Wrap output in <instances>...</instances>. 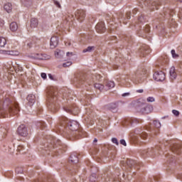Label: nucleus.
<instances>
[{"label":"nucleus","instance_id":"nucleus-48","mask_svg":"<svg viewBox=\"0 0 182 182\" xmlns=\"http://www.w3.org/2000/svg\"><path fill=\"white\" fill-rule=\"evenodd\" d=\"M126 96H130V92H126L122 94V97H126Z\"/></svg>","mask_w":182,"mask_h":182},{"label":"nucleus","instance_id":"nucleus-46","mask_svg":"<svg viewBox=\"0 0 182 182\" xmlns=\"http://www.w3.org/2000/svg\"><path fill=\"white\" fill-rule=\"evenodd\" d=\"M120 144H122V146H127L126 141H124V139H121Z\"/></svg>","mask_w":182,"mask_h":182},{"label":"nucleus","instance_id":"nucleus-1","mask_svg":"<svg viewBox=\"0 0 182 182\" xmlns=\"http://www.w3.org/2000/svg\"><path fill=\"white\" fill-rule=\"evenodd\" d=\"M4 106L8 107V110L13 114H18L19 112V105L12 96L8 95L4 102Z\"/></svg>","mask_w":182,"mask_h":182},{"label":"nucleus","instance_id":"nucleus-27","mask_svg":"<svg viewBox=\"0 0 182 182\" xmlns=\"http://www.w3.org/2000/svg\"><path fill=\"white\" fill-rule=\"evenodd\" d=\"M95 89H97V90H103V89H105V85L100 83H95Z\"/></svg>","mask_w":182,"mask_h":182},{"label":"nucleus","instance_id":"nucleus-33","mask_svg":"<svg viewBox=\"0 0 182 182\" xmlns=\"http://www.w3.org/2000/svg\"><path fill=\"white\" fill-rule=\"evenodd\" d=\"M23 150H25V147H23V146H22V145H19L18 146V148H17V151L18 152V153H22V151Z\"/></svg>","mask_w":182,"mask_h":182},{"label":"nucleus","instance_id":"nucleus-42","mask_svg":"<svg viewBox=\"0 0 182 182\" xmlns=\"http://www.w3.org/2000/svg\"><path fill=\"white\" fill-rule=\"evenodd\" d=\"M138 21L139 22H141V23L144 22V17H143V16H139L138 18Z\"/></svg>","mask_w":182,"mask_h":182},{"label":"nucleus","instance_id":"nucleus-36","mask_svg":"<svg viewBox=\"0 0 182 182\" xmlns=\"http://www.w3.org/2000/svg\"><path fill=\"white\" fill-rule=\"evenodd\" d=\"M171 55L173 58H178V55L176 53V50H171Z\"/></svg>","mask_w":182,"mask_h":182},{"label":"nucleus","instance_id":"nucleus-57","mask_svg":"<svg viewBox=\"0 0 182 182\" xmlns=\"http://www.w3.org/2000/svg\"><path fill=\"white\" fill-rule=\"evenodd\" d=\"M55 55H59V52H55Z\"/></svg>","mask_w":182,"mask_h":182},{"label":"nucleus","instance_id":"nucleus-31","mask_svg":"<svg viewBox=\"0 0 182 182\" xmlns=\"http://www.w3.org/2000/svg\"><path fill=\"white\" fill-rule=\"evenodd\" d=\"M95 49V47L93 46H88L87 48L83 50V53H86V52H92Z\"/></svg>","mask_w":182,"mask_h":182},{"label":"nucleus","instance_id":"nucleus-8","mask_svg":"<svg viewBox=\"0 0 182 182\" xmlns=\"http://www.w3.org/2000/svg\"><path fill=\"white\" fill-rule=\"evenodd\" d=\"M58 43H59V38L56 36L51 37L50 41V46L51 49H55V48L58 46Z\"/></svg>","mask_w":182,"mask_h":182},{"label":"nucleus","instance_id":"nucleus-11","mask_svg":"<svg viewBox=\"0 0 182 182\" xmlns=\"http://www.w3.org/2000/svg\"><path fill=\"white\" fill-rule=\"evenodd\" d=\"M138 141L139 143H144V144L149 141L147 139V133L142 132L141 134H140L139 137L138 138Z\"/></svg>","mask_w":182,"mask_h":182},{"label":"nucleus","instance_id":"nucleus-9","mask_svg":"<svg viewBox=\"0 0 182 182\" xmlns=\"http://www.w3.org/2000/svg\"><path fill=\"white\" fill-rule=\"evenodd\" d=\"M139 111H141V113H144V114H149V113H151L153 111V107L150 105H145V107H143L142 109L138 108Z\"/></svg>","mask_w":182,"mask_h":182},{"label":"nucleus","instance_id":"nucleus-47","mask_svg":"<svg viewBox=\"0 0 182 182\" xmlns=\"http://www.w3.org/2000/svg\"><path fill=\"white\" fill-rule=\"evenodd\" d=\"M41 77H42L43 79H46V77H47L46 73H41Z\"/></svg>","mask_w":182,"mask_h":182},{"label":"nucleus","instance_id":"nucleus-50","mask_svg":"<svg viewBox=\"0 0 182 182\" xmlns=\"http://www.w3.org/2000/svg\"><path fill=\"white\" fill-rule=\"evenodd\" d=\"M143 92H144L143 89L137 90H136V92H137V93H143Z\"/></svg>","mask_w":182,"mask_h":182},{"label":"nucleus","instance_id":"nucleus-25","mask_svg":"<svg viewBox=\"0 0 182 182\" xmlns=\"http://www.w3.org/2000/svg\"><path fill=\"white\" fill-rule=\"evenodd\" d=\"M38 22L37 18H33L31 21V28H38Z\"/></svg>","mask_w":182,"mask_h":182},{"label":"nucleus","instance_id":"nucleus-34","mask_svg":"<svg viewBox=\"0 0 182 182\" xmlns=\"http://www.w3.org/2000/svg\"><path fill=\"white\" fill-rule=\"evenodd\" d=\"M72 65V62L68 61L63 64V68H69Z\"/></svg>","mask_w":182,"mask_h":182},{"label":"nucleus","instance_id":"nucleus-56","mask_svg":"<svg viewBox=\"0 0 182 182\" xmlns=\"http://www.w3.org/2000/svg\"><path fill=\"white\" fill-rule=\"evenodd\" d=\"M94 143H97V139H94Z\"/></svg>","mask_w":182,"mask_h":182},{"label":"nucleus","instance_id":"nucleus-20","mask_svg":"<svg viewBox=\"0 0 182 182\" xmlns=\"http://www.w3.org/2000/svg\"><path fill=\"white\" fill-rule=\"evenodd\" d=\"M27 100L28 102V105L32 106L33 103H35V95H28L27 97Z\"/></svg>","mask_w":182,"mask_h":182},{"label":"nucleus","instance_id":"nucleus-55","mask_svg":"<svg viewBox=\"0 0 182 182\" xmlns=\"http://www.w3.org/2000/svg\"><path fill=\"white\" fill-rule=\"evenodd\" d=\"M42 127H46V125L45 124V122H43Z\"/></svg>","mask_w":182,"mask_h":182},{"label":"nucleus","instance_id":"nucleus-23","mask_svg":"<svg viewBox=\"0 0 182 182\" xmlns=\"http://www.w3.org/2000/svg\"><path fill=\"white\" fill-rule=\"evenodd\" d=\"M114 29H117V23H114V21H110L109 23V30L114 31Z\"/></svg>","mask_w":182,"mask_h":182},{"label":"nucleus","instance_id":"nucleus-4","mask_svg":"<svg viewBox=\"0 0 182 182\" xmlns=\"http://www.w3.org/2000/svg\"><path fill=\"white\" fill-rule=\"evenodd\" d=\"M75 17L77 18V21H79L80 22H83V21L85 20V18H86V11H85V10H77L75 12Z\"/></svg>","mask_w":182,"mask_h":182},{"label":"nucleus","instance_id":"nucleus-3","mask_svg":"<svg viewBox=\"0 0 182 182\" xmlns=\"http://www.w3.org/2000/svg\"><path fill=\"white\" fill-rule=\"evenodd\" d=\"M48 99H55L58 96V90L53 87H50L47 90Z\"/></svg>","mask_w":182,"mask_h":182},{"label":"nucleus","instance_id":"nucleus-52","mask_svg":"<svg viewBox=\"0 0 182 182\" xmlns=\"http://www.w3.org/2000/svg\"><path fill=\"white\" fill-rule=\"evenodd\" d=\"M48 76H49L50 79H51V80H53V77L52 76L51 74H49Z\"/></svg>","mask_w":182,"mask_h":182},{"label":"nucleus","instance_id":"nucleus-59","mask_svg":"<svg viewBox=\"0 0 182 182\" xmlns=\"http://www.w3.org/2000/svg\"><path fill=\"white\" fill-rule=\"evenodd\" d=\"M22 153V154H23L25 152H21Z\"/></svg>","mask_w":182,"mask_h":182},{"label":"nucleus","instance_id":"nucleus-37","mask_svg":"<svg viewBox=\"0 0 182 182\" xmlns=\"http://www.w3.org/2000/svg\"><path fill=\"white\" fill-rule=\"evenodd\" d=\"M53 3L55 5V6H57L58 8H60V3H59V1L53 0Z\"/></svg>","mask_w":182,"mask_h":182},{"label":"nucleus","instance_id":"nucleus-12","mask_svg":"<svg viewBox=\"0 0 182 182\" xmlns=\"http://www.w3.org/2000/svg\"><path fill=\"white\" fill-rule=\"evenodd\" d=\"M64 109H65V112H67L68 113H72V114H74L75 116H76V114H77V113H79V109H78L77 107H68V108H64Z\"/></svg>","mask_w":182,"mask_h":182},{"label":"nucleus","instance_id":"nucleus-53","mask_svg":"<svg viewBox=\"0 0 182 182\" xmlns=\"http://www.w3.org/2000/svg\"><path fill=\"white\" fill-rule=\"evenodd\" d=\"M146 72L147 71L146 70H144L143 73L141 75H146Z\"/></svg>","mask_w":182,"mask_h":182},{"label":"nucleus","instance_id":"nucleus-2","mask_svg":"<svg viewBox=\"0 0 182 182\" xmlns=\"http://www.w3.org/2000/svg\"><path fill=\"white\" fill-rule=\"evenodd\" d=\"M153 77L156 82H163L166 79V74L163 71H156L154 73Z\"/></svg>","mask_w":182,"mask_h":182},{"label":"nucleus","instance_id":"nucleus-60","mask_svg":"<svg viewBox=\"0 0 182 182\" xmlns=\"http://www.w3.org/2000/svg\"><path fill=\"white\" fill-rule=\"evenodd\" d=\"M114 107H116V105H114Z\"/></svg>","mask_w":182,"mask_h":182},{"label":"nucleus","instance_id":"nucleus-22","mask_svg":"<svg viewBox=\"0 0 182 182\" xmlns=\"http://www.w3.org/2000/svg\"><path fill=\"white\" fill-rule=\"evenodd\" d=\"M10 30L11 32H16V31H18V23H16V22L11 23Z\"/></svg>","mask_w":182,"mask_h":182},{"label":"nucleus","instance_id":"nucleus-18","mask_svg":"<svg viewBox=\"0 0 182 182\" xmlns=\"http://www.w3.org/2000/svg\"><path fill=\"white\" fill-rule=\"evenodd\" d=\"M114 87V82L113 81H107L105 84L106 90H110V89H113Z\"/></svg>","mask_w":182,"mask_h":182},{"label":"nucleus","instance_id":"nucleus-24","mask_svg":"<svg viewBox=\"0 0 182 182\" xmlns=\"http://www.w3.org/2000/svg\"><path fill=\"white\" fill-rule=\"evenodd\" d=\"M148 6L150 9H151V11H154V9H156V10L159 9V6H157V3L156 2H152V3L149 2Z\"/></svg>","mask_w":182,"mask_h":182},{"label":"nucleus","instance_id":"nucleus-26","mask_svg":"<svg viewBox=\"0 0 182 182\" xmlns=\"http://www.w3.org/2000/svg\"><path fill=\"white\" fill-rule=\"evenodd\" d=\"M140 52H142L143 56L148 55V53H150V50H147V47H142L140 49Z\"/></svg>","mask_w":182,"mask_h":182},{"label":"nucleus","instance_id":"nucleus-58","mask_svg":"<svg viewBox=\"0 0 182 182\" xmlns=\"http://www.w3.org/2000/svg\"><path fill=\"white\" fill-rule=\"evenodd\" d=\"M122 22H123L124 23H125V22H124V21L123 19H122Z\"/></svg>","mask_w":182,"mask_h":182},{"label":"nucleus","instance_id":"nucleus-44","mask_svg":"<svg viewBox=\"0 0 182 182\" xmlns=\"http://www.w3.org/2000/svg\"><path fill=\"white\" fill-rule=\"evenodd\" d=\"M130 15H132V13H130L129 11L127 12L126 14L127 19H130Z\"/></svg>","mask_w":182,"mask_h":182},{"label":"nucleus","instance_id":"nucleus-38","mask_svg":"<svg viewBox=\"0 0 182 182\" xmlns=\"http://www.w3.org/2000/svg\"><path fill=\"white\" fill-rule=\"evenodd\" d=\"M172 113L174 114V116H179L180 115V112H178V110L173 109L172 111Z\"/></svg>","mask_w":182,"mask_h":182},{"label":"nucleus","instance_id":"nucleus-6","mask_svg":"<svg viewBox=\"0 0 182 182\" xmlns=\"http://www.w3.org/2000/svg\"><path fill=\"white\" fill-rule=\"evenodd\" d=\"M68 126L70 130H72V132H77V130H79V122L75 120L68 122Z\"/></svg>","mask_w":182,"mask_h":182},{"label":"nucleus","instance_id":"nucleus-39","mask_svg":"<svg viewBox=\"0 0 182 182\" xmlns=\"http://www.w3.org/2000/svg\"><path fill=\"white\" fill-rule=\"evenodd\" d=\"M144 31L146 32V33H149L150 32V26L146 25Z\"/></svg>","mask_w":182,"mask_h":182},{"label":"nucleus","instance_id":"nucleus-45","mask_svg":"<svg viewBox=\"0 0 182 182\" xmlns=\"http://www.w3.org/2000/svg\"><path fill=\"white\" fill-rule=\"evenodd\" d=\"M95 78L97 79V80H100V79H102V75H100V74H97L95 75Z\"/></svg>","mask_w":182,"mask_h":182},{"label":"nucleus","instance_id":"nucleus-7","mask_svg":"<svg viewBox=\"0 0 182 182\" xmlns=\"http://www.w3.org/2000/svg\"><path fill=\"white\" fill-rule=\"evenodd\" d=\"M95 29L98 33H104V32H106V27L105 26V23L102 21L99 22L96 25Z\"/></svg>","mask_w":182,"mask_h":182},{"label":"nucleus","instance_id":"nucleus-5","mask_svg":"<svg viewBox=\"0 0 182 182\" xmlns=\"http://www.w3.org/2000/svg\"><path fill=\"white\" fill-rule=\"evenodd\" d=\"M17 133L22 137H26L28 136V129L24 124H21L18 127Z\"/></svg>","mask_w":182,"mask_h":182},{"label":"nucleus","instance_id":"nucleus-51","mask_svg":"<svg viewBox=\"0 0 182 182\" xmlns=\"http://www.w3.org/2000/svg\"><path fill=\"white\" fill-rule=\"evenodd\" d=\"M26 2H28L29 4H32V0H25Z\"/></svg>","mask_w":182,"mask_h":182},{"label":"nucleus","instance_id":"nucleus-32","mask_svg":"<svg viewBox=\"0 0 182 182\" xmlns=\"http://www.w3.org/2000/svg\"><path fill=\"white\" fill-rule=\"evenodd\" d=\"M154 126H155L156 129H160V127H161V124L160 123V122L155 120L154 121Z\"/></svg>","mask_w":182,"mask_h":182},{"label":"nucleus","instance_id":"nucleus-17","mask_svg":"<svg viewBox=\"0 0 182 182\" xmlns=\"http://www.w3.org/2000/svg\"><path fill=\"white\" fill-rule=\"evenodd\" d=\"M145 106H146V104L144 102L138 101L136 105V109L137 112H139L140 113H141V111L139 110V108L143 109V107H145Z\"/></svg>","mask_w":182,"mask_h":182},{"label":"nucleus","instance_id":"nucleus-16","mask_svg":"<svg viewBox=\"0 0 182 182\" xmlns=\"http://www.w3.org/2000/svg\"><path fill=\"white\" fill-rule=\"evenodd\" d=\"M35 59H38L39 60H46V54L36 53L34 55Z\"/></svg>","mask_w":182,"mask_h":182},{"label":"nucleus","instance_id":"nucleus-13","mask_svg":"<svg viewBox=\"0 0 182 182\" xmlns=\"http://www.w3.org/2000/svg\"><path fill=\"white\" fill-rule=\"evenodd\" d=\"M171 151H173V153H175L176 154H180V153H181V145L174 144L171 147Z\"/></svg>","mask_w":182,"mask_h":182},{"label":"nucleus","instance_id":"nucleus-41","mask_svg":"<svg viewBox=\"0 0 182 182\" xmlns=\"http://www.w3.org/2000/svg\"><path fill=\"white\" fill-rule=\"evenodd\" d=\"M147 102H154V97H149L147 98Z\"/></svg>","mask_w":182,"mask_h":182},{"label":"nucleus","instance_id":"nucleus-10","mask_svg":"<svg viewBox=\"0 0 182 182\" xmlns=\"http://www.w3.org/2000/svg\"><path fill=\"white\" fill-rule=\"evenodd\" d=\"M0 53H2L3 55H11V56H18V55H19V52L16 50H1Z\"/></svg>","mask_w":182,"mask_h":182},{"label":"nucleus","instance_id":"nucleus-43","mask_svg":"<svg viewBox=\"0 0 182 182\" xmlns=\"http://www.w3.org/2000/svg\"><path fill=\"white\" fill-rule=\"evenodd\" d=\"M112 143H114L115 144H117V146H119V142L117 141V139L112 138Z\"/></svg>","mask_w":182,"mask_h":182},{"label":"nucleus","instance_id":"nucleus-28","mask_svg":"<svg viewBox=\"0 0 182 182\" xmlns=\"http://www.w3.org/2000/svg\"><path fill=\"white\" fill-rule=\"evenodd\" d=\"M97 180V176L96 175V173H92L90 176V181H91V182H96Z\"/></svg>","mask_w":182,"mask_h":182},{"label":"nucleus","instance_id":"nucleus-49","mask_svg":"<svg viewBox=\"0 0 182 182\" xmlns=\"http://www.w3.org/2000/svg\"><path fill=\"white\" fill-rule=\"evenodd\" d=\"M66 55L67 56H73V53L68 52Z\"/></svg>","mask_w":182,"mask_h":182},{"label":"nucleus","instance_id":"nucleus-29","mask_svg":"<svg viewBox=\"0 0 182 182\" xmlns=\"http://www.w3.org/2000/svg\"><path fill=\"white\" fill-rule=\"evenodd\" d=\"M5 45H6V38L0 37V46L4 47Z\"/></svg>","mask_w":182,"mask_h":182},{"label":"nucleus","instance_id":"nucleus-19","mask_svg":"<svg viewBox=\"0 0 182 182\" xmlns=\"http://www.w3.org/2000/svg\"><path fill=\"white\" fill-rule=\"evenodd\" d=\"M4 8L8 14H11V12H12V4L6 3L4 4Z\"/></svg>","mask_w":182,"mask_h":182},{"label":"nucleus","instance_id":"nucleus-54","mask_svg":"<svg viewBox=\"0 0 182 182\" xmlns=\"http://www.w3.org/2000/svg\"><path fill=\"white\" fill-rule=\"evenodd\" d=\"M146 153H147V151H143L141 152V154H142L143 156H144V154H146Z\"/></svg>","mask_w":182,"mask_h":182},{"label":"nucleus","instance_id":"nucleus-14","mask_svg":"<svg viewBox=\"0 0 182 182\" xmlns=\"http://www.w3.org/2000/svg\"><path fill=\"white\" fill-rule=\"evenodd\" d=\"M70 161H71V163H73L74 164H76V163H79V158H77V154L73 153L70 156Z\"/></svg>","mask_w":182,"mask_h":182},{"label":"nucleus","instance_id":"nucleus-30","mask_svg":"<svg viewBox=\"0 0 182 182\" xmlns=\"http://www.w3.org/2000/svg\"><path fill=\"white\" fill-rule=\"evenodd\" d=\"M6 112V110L2 108V107L0 105V116H2V117H6V115L5 114Z\"/></svg>","mask_w":182,"mask_h":182},{"label":"nucleus","instance_id":"nucleus-15","mask_svg":"<svg viewBox=\"0 0 182 182\" xmlns=\"http://www.w3.org/2000/svg\"><path fill=\"white\" fill-rule=\"evenodd\" d=\"M170 77L171 80H174L177 77V73H176V68L171 67L169 71Z\"/></svg>","mask_w":182,"mask_h":182},{"label":"nucleus","instance_id":"nucleus-40","mask_svg":"<svg viewBox=\"0 0 182 182\" xmlns=\"http://www.w3.org/2000/svg\"><path fill=\"white\" fill-rule=\"evenodd\" d=\"M72 18H73V15L68 16V18H66L67 22H70V21H73V19H72Z\"/></svg>","mask_w":182,"mask_h":182},{"label":"nucleus","instance_id":"nucleus-21","mask_svg":"<svg viewBox=\"0 0 182 182\" xmlns=\"http://www.w3.org/2000/svg\"><path fill=\"white\" fill-rule=\"evenodd\" d=\"M75 77L77 79V80L78 82H80V83H83V82H85V75L80 73V74H77L75 75Z\"/></svg>","mask_w":182,"mask_h":182},{"label":"nucleus","instance_id":"nucleus-35","mask_svg":"<svg viewBox=\"0 0 182 182\" xmlns=\"http://www.w3.org/2000/svg\"><path fill=\"white\" fill-rule=\"evenodd\" d=\"M53 143L56 146L57 144H60V141H56V138H53Z\"/></svg>","mask_w":182,"mask_h":182}]
</instances>
